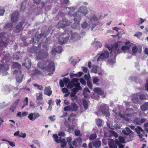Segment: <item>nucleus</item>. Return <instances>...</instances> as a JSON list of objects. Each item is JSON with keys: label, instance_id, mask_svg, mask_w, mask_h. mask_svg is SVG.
Listing matches in <instances>:
<instances>
[{"label": "nucleus", "instance_id": "obj_1", "mask_svg": "<svg viewBox=\"0 0 148 148\" xmlns=\"http://www.w3.org/2000/svg\"><path fill=\"white\" fill-rule=\"evenodd\" d=\"M40 48L41 45L39 44L37 47H33L30 49L31 52L36 55V59L37 60L45 59L49 55L47 51L44 49L40 50Z\"/></svg>", "mask_w": 148, "mask_h": 148}, {"label": "nucleus", "instance_id": "obj_2", "mask_svg": "<svg viewBox=\"0 0 148 148\" xmlns=\"http://www.w3.org/2000/svg\"><path fill=\"white\" fill-rule=\"evenodd\" d=\"M37 66L42 70H44V72L45 71L50 73L53 72L52 74L55 69L54 62L50 60L46 62L44 61H39L37 64Z\"/></svg>", "mask_w": 148, "mask_h": 148}, {"label": "nucleus", "instance_id": "obj_3", "mask_svg": "<svg viewBox=\"0 0 148 148\" xmlns=\"http://www.w3.org/2000/svg\"><path fill=\"white\" fill-rule=\"evenodd\" d=\"M71 31L66 30L64 33H62L58 37V42L61 45H63L69 39V34H71Z\"/></svg>", "mask_w": 148, "mask_h": 148}, {"label": "nucleus", "instance_id": "obj_4", "mask_svg": "<svg viewBox=\"0 0 148 148\" xmlns=\"http://www.w3.org/2000/svg\"><path fill=\"white\" fill-rule=\"evenodd\" d=\"M13 73L16 75L15 79L17 82L18 83L21 82L23 77V75L22 74L21 71L15 70L14 71Z\"/></svg>", "mask_w": 148, "mask_h": 148}, {"label": "nucleus", "instance_id": "obj_5", "mask_svg": "<svg viewBox=\"0 0 148 148\" xmlns=\"http://www.w3.org/2000/svg\"><path fill=\"white\" fill-rule=\"evenodd\" d=\"M71 25V22H69L66 19H64L59 22L57 26L59 28H63L66 26Z\"/></svg>", "mask_w": 148, "mask_h": 148}, {"label": "nucleus", "instance_id": "obj_6", "mask_svg": "<svg viewBox=\"0 0 148 148\" xmlns=\"http://www.w3.org/2000/svg\"><path fill=\"white\" fill-rule=\"evenodd\" d=\"M103 52L101 53L97 59V61H103L104 59L109 57V53L107 51L103 50Z\"/></svg>", "mask_w": 148, "mask_h": 148}, {"label": "nucleus", "instance_id": "obj_7", "mask_svg": "<svg viewBox=\"0 0 148 148\" xmlns=\"http://www.w3.org/2000/svg\"><path fill=\"white\" fill-rule=\"evenodd\" d=\"M101 110L103 114L106 116H110L108 107L106 105H101Z\"/></svg>", "mask_w": 148, "mask_h": 148}, {"label": "nucleus", "instance_id": "obj_8", "mask_svg": "<svg viewBox=\"0 0 148 148\" xmlns=\"http://www.w3.org/2000/svg\"><path fill=\"white\" fill-rule=\"evenodd\" d=\"M20 15L19 12H13L11 15V21L12 23H15L18 21Z\"/></svg>", "mask_w": 148, "mask_h": 148}, {"label": "nucleus", "instance_id": "obj_9", "mask_svg": "<svg viewBox=\"0 0 148 148\" xmlns=\"http://www.w3.org/2000/svg\"><path fill=\"white\" fill-rule=\"evenodd\" d=\"M24 21H22L20 22L17 24L15 27L14 32L16 33H19L21 31V29H23V25L25 23Z\"/></svg>", "mask_w": 148, "mask_h": 148}, {"label": "nucleus", "instance_id": "obj_10", "mask_svg": "<svg viewBox=\"0 0 148 148\" xmlns=\"http://www.w3.org/2000/svg\"><path fill=\"white\" fill-rule=\"evenodd\" d=\"M46 37V35L44 34H41L38 36L37 37V39L35 40L34 38H32V42L33 43H38V41L41 40V41H42L43 39H44Z\"/></svg>", "mask_w": 148, "mask_h": 148}, {"label": "nucleus", "instance_id": "obj_11", "mask_svg": "<svg viewBox=\"0 0 148 148\" xmlns=\"http://www.w3.org/2000/svg\"><path fill=\"white\" fill-rule=\"evenodd\" d=\"M44 76L43 73L41 71L38 69H35L33 70L32 73V77L33 78L35 77H38L39 75Z\"/></svg>", "mask_w": 148, "mask_h": 148}, {"label": "nucleus", "instance_id": "obj_12", "mask_svg": "<svg viewBox=\"0 0 148 148\" xmlns=\"http://www.w3.org/2000/svg\"><path fill=\"white\" fill-rule=\"evenodd\" d=\"M40 115L38 113H30L28 116V118L32 121H34L37 118L39 117Z\"/></svg>", "mask_w": 148, "mask_h": 148}, {"label": "nucleus", "instance_id": "obj_13", "mask_svg": "<svg viewBox=\"0 0 148 148\" xmlns=\"http://www.w3.org/2000/svg\"><path fill=\"white\" fill-rule=\"evenodd\" d=\"M126 110L128 111V112H129V113L124 114V115L127 117H132L135 113V112H133V109L131 108L127 109Z\"/></svg>", "mask_w": 148, "mask_h": 148}, {"label": "nucleus", "instance_id": "obj_14", "mask_svg": "<svg viewBox=\"0 0 148 148\" xmlns=\"http://www.w3.org/2000/svg\"><path fill=\"white\" fill-rule=\"evenodd\" d=\"M44 94L50 96L52 94V91L50 86L46 87L44 90Z\"/></svg>", "mask_w": 148, "mask_h": 148}, {"label": "nucleus", "instance_id": "obj_15", "mask_svg": "<svg viewBox=\"0 0 148 148\" xmlns=\"http://www.w3.org/2000/svg\"><path fill=\"white\" fill-rule=\"evenodd\" d=\"M130 42L129 41H127L125 43V46H123L121 48V50L124 52L127 50H128L130 49V47L131 46L130 44Z\"/></svg>", "mask_w": 148, "mask_h": 148}, {"label": "nucleus", "instance_id": "obj_16", "mask_svg": "<svg viewBox=\"0 0 148 148\" xmlns=\"http://www.w3.org/2000/svg\"><path fill=\"white\" fill-rule=\"evenodd\" d=\"M94 92L98 95H102L104 94V91L100 88H95L93 89Z\"/></svg>", "mask_w": 148, "mask_h": 148}, {"label": "nucleus", "instance_id": "obj_17", "mask_svg": "<svg viewBox=\"0 0 148 148\" xmlns=\"http://www.w3.org/2000/svg\"><path fill=\"white\" fill-rule=\"evenodd\" d=\"M70 106L71 111H77L78 108L77 105L74 102H72Z\"/></svg>", "mask_w": 148, "mask_h": 148}, {"label": "nucleus", "instance_id": "obj_18", "mask_svg": "<svg viewBox=\"0 0 148 148\" xmlns=\"http://www.w3.org/2000/svg\"><path fill=\"white\" fill-rule=\"evenodd\" d=\"M137 133L138 134V136L140 138H142L143 134H140V132H143L142 128L140 126H137V128L135 129Z\"/></svg>", "mask_w": 148, "mask_h": 148}, {"label": "nucleus", "instance_id": "obj_19", "mask_svg": "<svg viewBox=\"0 0 148 148\" xmlns=\"http://www.w3.org/2000/svg\"><path fill=\"white\" fill-rule=\"evenodd\" d=\"M141 110L143 111H145L148 109V102H146L140 106Z\"/></svg>", "mask_w": 148, "mask_h": 148}, {"label": "nucleus", "instance_id": "obj_20", "mask_svg": "<svg viewBox=\"0 0 148 148\" xmlns=\"http://www.w3.org/2000/svg\"><path fill=\"white\" fill-rule=\"evenodd\" d=\"M22 65H24L26 68L29 69L31 66V63L30 60H25V62L22 64Z\"/></svg>", "mask_w": 148, "mask_h": 148}, {"label": "nucleus", "instance_id": "obj_21", "mask_svg": "<svg viewBox=\"0 0 148 148\" xmlns=\"http://www.w3.org/2000/svg\"><path fill=\"white\" fill-rule=\"evenodd\" d=\"M51 51L52 53H53L54 52L60 53L62 51V48L61 46H59L56 48L53 49Z\"/></svg>", "mask_w": 148, "mask_h": 148}, {"label": "nucleus", "instance_id": "obj_22", "mask_svg": "<svg viewBox=\"0 0 148 148\" xmlns=\"http://www.w3.org/2000/svg\"><path fill=\"white\" fill-rule=\"evenodd\" d=\"M37 101H42L43 100L42 97V92H40L39 93L36 94Z\"/></svg>", "mask_w": 148, "mask_h": 148}, {"label": "nucleus", "instance_id": "obj_23", "mask_svg": "<svg viewBox=\"0 0 148 148\" xmlns=\"http://www.w3.org/2000/svg\"><path fill=\"white\" fill-rule=\"evenodd\" d=\"M88 102H89L88 101H87L84 99L82 100L84 108L85 110H86L88 108Z\"/></svg>", "mask_w": 148, "mask_h": 148}, {"label": "nucleus", "instance_id": "obj_24", "mask_svg": "<svg viewBox=\"0 0 148 148\" xmlns=\"http://www.w3.org/2000/svg\"><path fill=\"white\" fill-rule=\"evenodd\" d=\"M13 24L11 23H8L6 24L4 26V28L5 29H10L12 28L13 26Z\"/></svg>", "mask_w": 148, "mask_h": 148}, {"label": "nucleus", "instance_id": "obj_25", "mask_svg": "<svg viewBox=\"0 0 148 148\" xmlns=\"http://www.w3.org/2000/svg\"><path fill=\"white\" fill-rule=\"evenodd\" d=\"M27 0H24L21 4L20 9H25L26 8H27L26 7V5L27 3Z\"/></svg>", "mask_w": 148, "mask_h": 148}, {"label": "nucleus", "instance_id": "obj_26", "mask_svg": "<svg viewBox=\"0 0 148 148\" xmlns=\"http://www.w3.org/2000/svg\"><path fill=\"white\" fill-rule=\"evenodd\" d=\"M114 47L115 49V53H121V49L120 47L119 48L118 44L117 43L114 45Z\"/></svg>", "mask_w": 148, "mask_h": 148}, {"label": "nucleus", "instance_id": "obj_27", "mask_svg": "<svg viewBox=\"0 0 148 148\" xmlns=\"http://www.w3.org/2000/svg\"><path fill=\"white\" fill-rule=\"evenodd\" d=\"M83 74V73L81 72H79L78 73L76 74H73V73H70V75L71 78H72L73 77H80L81 76L82 74Z\"/></svg>", "mask_w": 148, "mask_h": 148}, {"label": "nucleus", "instance_id": "obj_28", "mask_svg": "<svg viewBox=\"0 0 148 148\" xmlns=\"http://www.w3.org/2000/svg\"><path fill=\"white\" fill-rule=\"evenodd\" d=\"M93 145L95 147L99 148L101 145V142L100 141H95L93 142Z\"/></svg>", "mask_w": 148, "mask_h": 148}, {"label": "nucleus", "instance_id": "obj_29", "mask_svg": "<svg viewBox=\"0 0 148 148\" xmlns=\"http://www.w3.org/2000/svg\"><path fill=\"white\" fill-rule=\"evenodd\" d=\"M81 2L80 1L78 2L75 5H74L71 7H66V8H68L69 9H76L80 5Z\"/></svg>", "mask_w": 148, "mask_h": 148}, {"label": "nucleus", "instance_id": "obj_30", "mask_svg": "<svg viewBox=\"0 0 148 148\" xmlns=\"http://www.w3.org/2000/svg\"><path fill=\"white\" fill-rule=\"evenodd\" d=\"M7 34L6 33L3 32L0 33V39L1 40H7Z\"/></svg>", "mask_w": 148, "mask_h": 148}, {"label": "nucleus", "instance_id": "obj_31", "mask_svg": "<svg viewBox=\"0 0 148 148\" xmlns=\"http://www.w3.org/2000/svg\"><path fill=\"white\" fill-rule=\"evenodd\" d=\"M50 0L47 1H46L45 2L43 1L42 2L41 4V6L42 7H44L45 6L47 5L48 6L49 5H51V3H50Z\"/></svg>", "mask_w": 148, "mask_h": 148}, {"label": "nucleus", "instance_id": "obj_32", "mask_svg": "<svg viewBox=\"0 0 148 148\" xmlns=\"http://www.w3.org/2000/svg\"><path fill=\"white\" fill-rule=\"evenodd\" d=\"M60 143H61V146L62 147L64 148L66 146L67 143L65 138H63Z\"/></svg>", "mask_w": 148, "mask_h": 148}, {"label": "nucleus", "instance_id": "obj_33", "mask_svg": "<svg viewBox=\"0 0 148 148\" xmlns=\"http://www.w3.org/2000/svg\"><path fill=\"white\" fill-rule=\"evenodd\" d=\"M96 123L97 126L101 127L102 126V121L101 119H98L96 120Z\"/></svg>", "mask_w": 148, "mask_h": 148}, {"label": "nucleus", "instance_id": "obj_34", "mask_svg": "<svg viewBox=\"0 0 148 148\" xmlns=\"http://www.w3.org/2000/svg\"><path fill=\"white\" fill-rule=\"evenodd\" d=\"M13 66L15 68L19 69H21V65L17 62H14L13 64Z\"/></svg>", "mask_w": 148, "mask_h": 148}, {"label": "nucleus", "instance_id": "obj_35", "mask_svg": "<svg viewBox=\"0 0 148 148\" xmlns=\"http://www.w3.org/2000/svg\"><path fill=\"white\" fill-rule=\"evenodd\" d=\"M75 84L73 83L71 81L69 82L68 83L67 87L69 88H72L73 86H75Z\"/></svg>", "mask_w": 148, "mask_h": 148}, {"label": "nucleus", "instance_id": "obj_36", "mask_svg": "<svg viewBox=\"0 0 148 148\" xmlns=\"http://www.w3.org/2000/svg\"><path fill=\"white\" fill-rule=\"evenodd\" d=\"M53 137L54 138V140L57 143H60V140H58L59 137L56 134H53Z\"/></svg>", "mask_w": 148, "mask_h": 148}, {"label": "nucleus", "instance_id": "obj_37", "mask_svg": "<svg viewBox=\"0 0 148 148\" xmlns=\"http://www.w3.org/2000/svg\"><path fill=\"white\" fill-rule=\"evenodd\" d=\"M33 86L34 87L37 88V89L40 90H42L43 89V87L42 85H40L37 84H34Z\"/></svg>", "mask_w": 148, "mask_h": 148}, {"label": "nucleus", "instance_id": "obj_38", "mask_svg": "<svg viewBox=\"0 0 148 148\" xmlns=\"http://www.w3.org/2000/svg\"><path fill=\"white\" fill-rule=\"evenodd\" d=\"M97 136V135L95 133L92 134L89 137V139L90 140H94L96 139Z\"/></svg>", "mask_w": 148, "mask_h": 148}, {"label": "nucleus", "instance_id": "obj_39", "mask_svg": "<svg viewBox=\"0 0 148 148\" xmlns=\"http://www.w3.org/2000/svg\"><path fill=\"white\" fill-rule=\"evenodd\" d=\"M7 40H1L0 42V46L2 47H5L6 45V41Z\"/></svg>", "mask_w": 148, "mask_h": 148}, {"label": "nucleus", "instance_id": "obj_40", "mask_svg": "<svg viewBox=\"0 0 148 148\" xmlns=\"http://www.w3.org/2000/svg\"><path fill=\"white\" fill-rule=\"evenodd\" d=\"M120 117L122 118L123 120L125 121L128 122L130 120V119L129 118L127 117H126V116H125L124 115H123L121 114L120 113Z\"/></svg>", "mask_w": 148, "mask_h": 148}, {"label": "nucleus", "instance_id": "obj_41", "mask_svg": "<svg viewBox=\"0 0 148 148\" xmlns=\"http://www.w3.org/2000/svg\"><path fill=\"white\" fill-rule=\"evenodd\" d=\"M75 126L74 125H72L71 126L69 125V126H68L67 128H68V131L69 132H72L73 129L75 128Z\"/></svg>", "mask_w": 148, "mask_h": 148}, {"label": "nucleus", "instance_id": "obj_42", "mask_svg": "<svg viewBox=\"0 0 148 148\" xmlns=\"http://www.w3.org/2000/svg\"><path fill=\"white\" fill-rule=\"evenodd\" d=\"M48 103L49 105V108L51 107V106L52 105H53L54 104V102L52 100L51 98H50L49 100Z\"/></svg>", "mask_w": 148, "mask_h": 148}, {"label": "nucleus", "instance_id": "obj_43", "mask_svg": "<svg viewBox=\"0 0 148 148\" xmlns=\"http://www.w3.org/2000/svg\"><path fill=\"white\" fill-rule=\"evenodd\" d=\"M69 14L71 16H73L74 18V21L75 22H79V20H77V18H76L75 17V16L76 15V13H75L74 14H71V12H69Z\"/></svg>", "mask_w": 148, "mask_h": 148}, {"label": "nucleus", "instance_id": "obj_44", "mask_svg": "<svg viewBox=\"0 0 148 148\" xmlns=\"http://www.w3.org/2000/svg\"><path fill=\"white\" fill-rule=\"evenodd\" d=\"M71 27L73 29H76L79 27V25L78 23H75L72 25Z\"/></svg>", "mask_w": 148, "mask_h": 148}, {"label": "nucleus", "instance_id": "obj_45", "mask_svg": "<svg viewBox=\"0 0 148 148\" xmlns=\"http://www.w3.org/2000/svg\"><path fill=\"white\" fill-rule=\"evenodd\" d=\"M98 67L97 66H95L93 67L91 70V72L92 73H94L95 74H97V67Z\"/></svg>", "mask_w": 148, "mask_h": 148}, {"label": "nucleus", "instance_id": "obj_46", "mask_svg": "<svg viewBox=\"0 0 148 148\" xmlns=\"http://www.w3.org/2000/svg\"><path fill=\"white\" fill-rule=\"evenodd\" d=\"M93 83L94 84H97V83L99 82V79L97 77L93 78L92 79Z\"/></svg>", "mask_w": 148, "mask_h": 148}, {"label": "nucleus", "instance_id": "obj_47", "mask_svg": "<svg viewBox=\"0 0 148 148\" xmlns=\"http://www.w3.org/2000/svg\"><path fill=\"white\" fill-rule=\"evenodd\" d=\"M80 83L79 82L76 83L75 84V88L78 90H81L82 89V87L80 86Z\"/></svg>", "mask_w": 148, "mask_h": 148}, {"label": "nucleus", "instance_id": "obj_48", "mask_svg": "<svg viewBox=\"0 0 148 148\" xmlns=\"http://www.w3.org/2000/svg\"><path fill=\"white\" fill-rule=\"evenodd\" d=\"M139 97L141 100H146L147 99L145 95L144 94H142L140 95Z\"/></svg>", "mask_w": 148, "mask_h": 148}, {"label": "nucleus", "instance_id": "obj_49", "mask_svg": "<svg viewBox=\"0 0 148 148\" xmlns=\"http://www.w3.org/2000/svg\"><path fill=\"white\" fill-rule=\"evenodd\" d=\"M64 110L65 111H71V106H65L64 108Z\"/></svg>", "mask_w": 148, "mask_h": 148}, {"label": "nucleus", "instance_id": "obj_50", "mask_svg": "<svg viewBox=\"0 0 148 148\" xmlns=\"http://www.w3.org/2000/svg\"><path fill=\"white\" fill-rule=\"evenodd\" d=\"M134 124L137 125H140V119L139 118H137L134 121Z\"/></svg>", "mask_w": 148, "mask_h": 148}, {"label": "nucleus", "instance_id": "obj_51", "mask_svg": "<svg viewBox=\"0 0 148 148\" xmlns=\"http://www.w3.org/2000/svg\"><path fill=\"white\" fill-rule=\"evenodd\" d=\"M87 84L88 87L90 89L92 88V84L90 80L87 81Z\"/></svg>", "mask_w": 148, "mask_h": 148}, {"label": "nucleus", "instance_id": "obj_52", "mask_svg": "<svg viewBox=\"0 0 148 148\" xmlns=\"http://www.w3.org/2000/svg\"><path fill=\"white\" fill-rule=\"evenodd\" d=\"M88 23L86 21L83 22L81 25V27L83 28H86L87 27Z\"/></svg>", "mask_w": 148, "mask_h": 148}, {"label": "nucleus", "instance_id": "obj_53", "mask_svg": "<svg viewBox=\"0 0 148 148\" xmlns=\"http://www.w3.org/2000/svg\"><path fill=\"white\" fill-rule=\"evenodd\" d=\"M132 51L133 53H136L138 49L136 46H134L132 48Z\"/></svg>", "mask_w": 148, "mask_h": 148}, {"label": "nucleus", "instance_id": "obj_54", "mask_svg": "<svg viewBox=\"0 0 148 148\" xmlns=\"http://www.w3.org/2000/svg\"><path fill=\"white\" fill-rule=\"evenodd\" d=\"M105 47L107 48L109 51H112L113 48V47L112 46H110L107 44L105 45Z\"/></svg>", "mask_w": 148, "mask_h": 148}, {"label": "nucleus", "instance_id": "obj_55", "mask_svg": "<svg viewBox=\"0 0 148 148\" xmlns=\"http://www.w3.org/2000/svg\"><path fill=\"white\" fill-rule=\"evenodd\" d=\"M98 19L97 18V17L95 16H92L90 18V21H97L98 20Z\"/></svg>", "mask_w": 148, "mask_h": 148}, {"label": "nucleus", "instance_id": "obj_56", "mask_svg": "<svg viewBox=\"0 0 148 148\" xmlns=\"http://www.w3.org/2000/svg\"><path fill=\"white\" fill-rule=\"evenodd\" d=\"M35 104L32 101H30L29 102V106L32 109H34L35 108Z\"/></svg>", "mask_w": 148, "mask_h": 148}, {"label": "nucleus", "instance_id": "obj_57", "mask_svg": "<svg viewBox=\"0 0 148 148\" xmlns=\"http://www.w3.org/2000/svg\"><path fill=\"white\" fill-rule=\"evenodd\" d=\"M75 140L78 143H80L82 142V139L80 137L76 138Z\"/></svg>", "mask_w": 148, "mask_h": 148}, {"label": "nucleus", "instance_id": "obj_58", "mask_svg": "<svg viewBox=\"0 0 148 148\" xmlns=\"http://www.w3.org/2000/svg\"><path fill=\"white\" fill-rule=\"evenodd\" d=\"M125 131L129 132L130 133H131V134H132V131L128 127H127L125 128V130H124V132L125 133H125Z\"/></svg>", "mask_w": 148, "mask_h": 148}, {"label": "nucleus", "instance_id": "obj_59", "mask_svg": "<svg viewBox=\"0 0 148 148\" xmlns=\"http://www.w3.org/2000/svg\"><path fill=\"white\" fill-rule=\"evenodd\" d=\"M16 106L13 104L11 106L10 109V110H11L12 112H14L15 110L16 109Z\"/></svg>", "mask_w": 148, "mask_h": 148}, {"label": "nucleus", "instance_id": "obj_60", "mask_svg": "<svg viewBox=\"0 0 148 148\" xmlns=\"http://www.w3.org/2000/svg\"><path fill=\"white\" fill-rule=\"evenodd\" d=\"M79 81L80 82L84 85H86V81L84 80L83 78H81L79 79Z\"/></svg>", "mask_w": 148, "mask_h": 148}, {"label": "nucleus", "instance_id": "obj_61", "mask_svg": "<svg viewBox=\"0 0 148 148\" xmlns=\"http://www.w3.org/2000/svg\"><path fill=\"white\" fill-rule=\"evenodd\" d=\"M80 132L79 130H76L75 131V134L76 136H78L80 135Z\"/></svg>", "mask_w": 148, "mask_h": 148}, {"label": "nucleus", "instance_id": "obj_62", "mask_svg": "<svg viewBox=\"0 0 148 148\" xmlns=\"http://www.w3.org/2000/svg\"><path fill=\"white\" fill-rule=\"evenodd\" d=\"M63 80L65 84H67L68 83H69V78L65 77L63 78Z\"/></svg>", "mask_w": 148, "mask_h": 148}, {"label": "nucleus", "instance_id": "obj_63", "mask_svg": "<svg viewBox=\"0 0 148 148\" xmlns=\"http://www.w3.org/2000/svg\"><path fill=\"white\" fill-rule=\"evenodd\" d=\"M37 103L38 104V106H39L40 105L43 106L44 104V103L42 101V100L37 101Z\"/></svg>", "mask_w": 148, "mask_h": 148}, {"label": "nucleus", "instance_id": "obj_64", "mask_svg": "<svg viewBox=\"0 0 148 148\" xmlns=\"http://www.w3.org/2000/svg\"><path fill=\"white\" fill-rule=\"evenodd\" d=\"M119 140L122 143H124L125 142L124 138L122 136H120L119 138Z\"/></svg>", "mask_w": 148, "mask_h": 148}]
</instances>
